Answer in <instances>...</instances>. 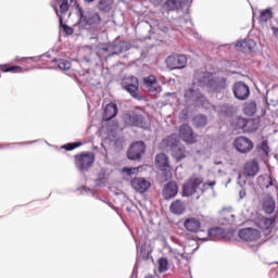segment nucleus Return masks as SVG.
I'll return each instance as SVG.
<instances>
[{"label":"nucleus","mask_w":278,"mask_h":278,"mask_svg":"<svg viewBox=\"0 0 278 278\" xmlns=\"http://www.w3.org/2000/svg\"><path fill=\"white\" fill-rule=\"evenodd\" d=\"M59 8L61 14H66L68 12V8H75L76 14L79 18V25L85 27V29H90L94 27V25H99L101 23V15L97 13L94 10H86L84 11L79 4H77V0H60Z\"/></svg>","instance_id":"obj_1"},{"label":"nucleus","mask_w":278,"mask_h":278,"mask_svg":"<svg viewBox=\"0 0 278 278\" xmlns=\"http://www.w3.org/2000/svg\"><path fill=\"white\" fill-rule=\"evenodd\" d=\"M216 186L215 181L210 184L203 182V177L193 175L189 180L182 186V195L192 197V194H203L207 188H214Z\"/></svg>","instance_id":"obj_2"},{"label":"nucleus","mask_w":278,"mask_h":278,"mask_svg":"<svg viewBox=\"0 0 278 278\" xmlns=\"http://www.w3.org/2000/svg\"><path fill=\"white\" fill-rule=\"evenodd\" d=\"M163 142L166 149L170 151L172 157H174L176 162H181V160H186V157H188V151H186V147L179 143L177 136L170 135Z\"/></svg>","instance_id":"obj_3"},{"label":"nucleus","mask_w":278,"mask_h":278,"mask_svg":"<svg viewBox=\"0 0 278 278\" xmlns=\"http://www.w3.org/2000/svg\"><path fill=\"white\" fill-rule=\"evenodd\" d=\"M188 64V58L184 54H173L166 59V65L172 71L186 68Z\"/></svg>","instance_id":"obj_4"},{"label":"nucleus","mask_w":278,"mask_h":278,"mask_svg":"<svg viewBox=\"0 0 278 278\" xmlns=\"http://www.w3.org/2000/svg\"><path fill=\"white\" fill-rule=\"evenodd\" d=\"M75 157L78 170H88V168L94 164V153L92 152H84Z\"/></svg>","instance_id":"obj_5"},{"label":"nucleus","mask_w":278,"mask_h":278,"mask_svg":"<svg viewBox=\"0 0 278 278\" xmlns=\"http://www.w3.org/2000/svg\"><path fill=\"white\" fill-rule=\"evenodd\" d=\"M122 86L124 90H126L127 92H129L130 96L134 97V99H140V90L138 89L139 81L136 76L124 79Z\"/></svg>","instance_id":"obj_6"},{"label":"nucleus","mask_w":278,"mask_h":278,"mask_svg":"<svg viewBox=\"0 0 278 278\" xmlns=\"http://www.w3.org/2000/svg\"><path fill=\"white\" fill-rule=\"evenodd\" d=\"M233 147L239 153H250V151H253V141L243 136L237 137Z\"/></svg>","instance_id":"obj_7"},{"label":"nucleus","mask_w":278,"mask_h":278,"mask_svg":"<svg viewBox=\"0 0 278 278\" xmlns=\"http://www.w3.org/2000/svg\"><path fill=\"white\" fill-rule=\"evenodd\" d=\"M147 146L142 141H137L127 151L128 160H140L144 155Z\"/></svg>","instance_id":"obj_8"},{"label":"nucleus","mask_w":278,"mask_h":278,"mask_svg":"<svg viewBox=\"0 0 278 278\" xmlns=\"http://www.w3.org/2000/svg\"><path fill=\"white\" fill-rule=\"evenodd\" d=\"M155 163L157 168L162 170L163 175L165 176V179H170L172 173H170V165L168 164V156L164 153L157 154L155 157Z\"/></svg>","instance_id":"obj_9"},{"label":"nucleus","mask_w":278,"mask_h":278,"mask_svg":"<svg viewBox=\"0 0 278 278\" xmlns=\"http://www.w3.org/2000/svg\"><path fill=\"white\" fill-rule=\"evenodd\" d=\"M206 87L211 92H220L227 88V78L225 77H212L207 80Z\"/></svg>","instance_id":"obj_10"},{"label":"nucleus","mask_w":278,"mask_h":278,"mask_svg":"<svg viewBox=\"0 0 278 278\" xmlns=\"http://www.w3.org/2000/svg\"><path fill=\"white\" fill-rule=\"evenodd\" d=\"M261 237L262 232L255 228H243L239 231V238L245 242H255Z\"/></svg>","instance_id":"obj_11"},{"label":"nucleus","mask_w":278,"mask_h":278,"mask_svg":"<svg viewBox=\"0 0 278 278\" xmlns=\"http://www.w3.org/2000/svg\"><path fill=\"white\" fill-rule=\"evenodd\" d=\"M232 92L236 97V99H239V101H245V99H249V94H251V90L249 89V85L239 81L233 85Z\"/></svg>","instance_id":"obj_12"},{"label":"nucleus","mask_w":278,"mask_h":278,"mask_svg":"<svg viewBox=\"0 0 278 278\" xmlns=\"http://www.w3.org/2000/svg\"><path fill=\"white\" fill-rule=\"evenodd\" d=\"M179 137L184 142H187L188 144H192V142H195L194 139V131H192V127L188 124H184L179 128Z\"/></svg>","instance_id":"obj_13"},{"label":"nucleus","mask_w":278,"mask_h":278,"mask_svg":"<svg viewBox=\"0 0 278 278\" xmlns=\"http://www.w3.org/2000/svg\"><path fill=\"white\" fill-rule=\"evenodd\" d=\"M274 225H275V217H271V218L262 217L256 220V226L265 236H268V233H270V230L273 229Z\"/></svg>","instance_id":"obj_14"},{"label":"nucleus","mask_w":278,"mask_h":278,"mask_svg":"<svg viewBox=\"0 0 278 278\" xmlns=\"http://www.w3.org/2000/svg\"><path fill=\"white\" fill-rule=\"evenodd\" d=\"M143 86L153 94L162 92V87L157 85V78H155L153 75L143 78Z\"/></svg>","instance_id":"obj_15"},{"label":"nucleus","mask_w":278,"mask_h":278,"mask_svg":"<svg viewBox=\"0 0 278 278\" xmlns=\"http://www.w3.org/2000/svg\"><path fill=\"white\" fill-rule=\"evenodd\" d=\"M126 125H131L134 127H144V117L136 113H128L124 116Z\"/></svg>","instance_id":"obj_16"},{"label":"nucleus","mask_w":278,"mask_h":278,"mask_svg":"<svg viewBox=\"0 0 278 278\" xmlns=\"http://www.w3.org/2000/svg\"><path fill=\"white\" fill-rule=\"evenodd\" d=\"M177 192H179V187L177 186V182L169 181L163 188V198L167 201L170 199H175V197H177Z\"/></svg>","instance_id":"obj_17"},{"label":"nucleus","mask_w":278,"mask_h":278,"mask_svg":"<svg viewBox=\"0 0 278 278\" xmlns=\"http://www.w3.org/2000/svg\"><path fill=\"white\" fill-rule=\"evenodd\" d=\"M131 187L134 190L142 194L143 192H147L149 188H151V182L146 178H135L131 180Z\"/></svg>","instance_id":"obj_18"},{"label":"nucleus","mask_w":278,"mask_h":278,"mask_svg":"<svg viewBox=\"0 0 278 278\" xmlns=\"http://www.w3.org/2000/svg\"><path fill=\"white\" fill-rule=\"evenodd\" d=\"M185 99H187V101H193V103H203V101H205V98L201 94L199 89L194 88H189L185 91Z\"/></svg>","instance_id":"obj_19"},{"label":"nucleus","mask_w":278,"mask_h":278,"mask_svg":"<svg viewBox=\"0 0 278 278\" xmlns=\"http://www.w3.org/2000/svg\"><path fill=\"white\" fill-rule=\"evenodd\" d=\"M111 47V55H118L123 51H129V43L126 41L115 40L109 43Z\"/></svg>","instance_id":"obj_20"},{"label":"nucleus","mask_w":278,"mask_h":278,"mask_svg":"<svg viewBox=\"0 0 278 278\" xmlns=\"http://www.w3.org/2000/svg\"><path fill=\"white\" fill-rule=\"evenodd\" d=\"M185 228L187 231H190L191 233H199L201 231V220L195 217H189L184 223Z\"/></svg>","instance_id":"obj_21"},{"label":"nucleus","mask_w":278,"mask_h":278,"mask_svg":"<svg viewBox=\"0 0 278 278\" xmlns=\"http://www.w3.org/2000/svg\"><path fill=\"white\" fill-rule=\"evenodd\" d=\"M243 170L248 177H255L260 173V164L257 161H249L245 163Z\"/></svg>","instance_id":"obj_22"},{"label":"nucleus","mask_w":278,"mask_h":278,"mask_svg":"<svg viewBox=\"0 0 278 278\" xmlns=\"http://www.w3.org/2000/svg\"><path fill=\"white\" fill-rule=\"evenodd\" d=\"M210 79H212V74L207 72L198 71L194 74V84H198L200 87L207 86Z\"/></svg>","instance_id":"obj_23"},{"label":"nucleus","mask_w":278,"mask_h":278,"mask_svg":"<svg viewBox=\"0 0 278 278\" xmlns=\"http://www.w3.org/2000/svg\"><path fill=\"white\" fill-rule=\"evenodd\" d=\"M116 114H118V106L115 103H109L104 109L102 118L105 122L112 121Z\"/></svg>","instance_id":"obj_24"},{"label":"nucleus","mask_w":278,"mask_h":278,"mask_svg":"<svg viewBox=\"0 0 278 278\" xmlns=\"http://www.w3.org/2000/svg\"><path fill=\"white\" fill-rule=\"evenodd\" d=\"M237 49H239V51H242L243 53H251V51H253V49H255V41H253L252 39H243L241 41H238L236 43Z\"/></svg>","instance_id":"obj_25"},{"label":"nucleus","mask_w":278,"mask_h":278,"mask_svg":"<svg viewBox=\"0 0 278 278\" xmlns=\"http://www.w3.org/2000/svg\"><path fill=\"white\" fill-rule=\"evenodd\" d=\"M169 210L172 214H176V216H181L184 212H186V203L181 200H175L172 202Z\"/></svg>","instance_id":"obj_26"},{"label":"nucleus","mask_w":278,"mask_h":278,"mask_svg":"<svg viewBox=\"0 0 278 278\" xmlns=\"http://www.w3.org/2000/svg\"><path fill=\"white\" fill-rule=\"evenodd\" d=\"M207 238L213 241L223 240V238H225V229L220 227L211 228L207 231Z\"/></svg>","instance_id":"obj_27"},{"label":"nucleus","mask_w":278,"mask_h":278,"mask_svg":"<svg viewBox=\"0 0 278 278\" xmlns=\"http://www.w3.org/2000/svg\"><path fill=\"white\" fill-rule=\"evenodd\" d=\"M276 203L271 195H266L263 200V210L266 214H273L275 212Z\"/></svg>","instance_id":"obj_28"},{"label":"nucleus","mask_w":278,"mask_h":278,"mask_svg":"<svg viewBox=\"0 0 278 278\" xmlns=\"http://www.w3.org/2000/svg\"><path fill=\"white\" fill-rule=\"evenodd\" d=\"M97 8L100 12H112V8H114V0H98Z\"/></svg>","instance_id":"obj_29"},{"label":"nucleus","mask_w":278,"mask_h":278,"mask_svg":"<svg viewBox=\"0 0 278 278\" xmlns=\"http://www.w3.org/2000/svg\"><path fill=\"white\" fill-rule=\"evenodd\" d=\"M97 55L100 59L101 58H112V48H111L110 43L98 48Z\"/></svg>","instance_id":"obj_30"},{"label":"nucleus","mask_w":278,"mask_h":278,"mask_svg":"<svg viewBox=\"0 0 278 278\" xmlns=\"http://www.w3.org/2000/svg\"><path fill=\"white\" fill-rule=\"evenodd\" d=\"M247 118L235 117L231 122V126L235 131H239V129H244V127H247Z\"/></svg>","instance_id":"obj_31"},{"label":"nucleus","mask_w":278,"mask_h":278,"mask_svg":"<svg viewBox=\"0 0 278 278\" xmlns=\"http://www.w3.org/2000/svg\"><path fill=\"white\" fill-rule=\"evenodd\" d=\"M255 112H257V104L255 102H247L243 105V113L247 114V116H253Z\"/></svg>","instance_id":"obj_32"},{"label":"nucleus","mask_w":278,"mask_h":278,"mask_svg":"<svg viewBox=\"0 0 278 278\" xmlns=\"http://www.w3.org/2000/svg\"><path fill=\"white\" fill-rule=\"evenodd\" d=\"M53 10H54L56 16H59L60 24L62 25L65 34H67V36H72L73 29L71 27H68L66 24H63L64 23V17L62 15L66 14V13H61L60 14V12L58 11V7H53Z\"/></svg>","instance_id":"obj_33"},{"label":"nucleus","mask_w":278,"mask_h":278,"mask_svg":"<svg viewBox=\"0 0 278 278\" xmlns=\"http://www.w3.org/2000/svg\"><path fill=\"white\" fill-rule=\"evenodd\" d=\"M194 127H205L207 125V116L205 115H195L192 119Z\"/></svg>","instance_id":"obj_34"},{"label":"nucleus","mask_w":278,"mask_h":278,"mask_svg":"<svg viewBox=\"0 0 278 278\" xmlns=\"http://www.w3.org/2000/svg\"><path fill=\"white\" fill-rule=\"evenodd\" d=\"M273 18V11L270 9H265L260 13V23H268Z\"/></svg>","instance_id":"obj_35"},{"label":"nucleus","mask_w":278,"mask_h":278,"mask_svg":"<svg viewBox=\"0 0 278 278\" xmlns=\"http://www.w3.org/2000/svg\"><path fill=\"white\" fill-rule=\"evenodd\" d=\"M166 5L168 10H179L184 5V0H167Z\"/></svg>","instance_id":"obj_36"},{"label":"nucleus","mask_w":278,"mask_h":278,"mask_svg":"<svg viewBox=\"0 0 278 278\" xmlns=\"http://www.w3.org/2000/svg\"><path fill=\"white\" fill-rule=\"evenodd\" d=\"M168 270V258L161 257L159 260V273H166Z\"/></svg>","instance_id":"obj_37"},{"label":"nucleus","mask_w":278,"mask_h":278,"mask_svg":"<svg viewBox=\"0 0 278 278\" xmlns=\"http://www.w3.org/2000/svg\"><path fill=\"white\" fill-rule=\"evenodd\" d=\"M0 70L2 71V73H12L13 71H17V73H21L23 71V67L21 66L8 67V65H0Z\"/></svg>","instance_id":"obj_38"},{"label":"nucleus","mask_w":278,"mask_h":278,"mask_svg":"<svg viewBox=\"0 0 278 278\" xmlns=\"http://www.w3.org/2000/svg\"><path fill=\"white\" fill-rule=\"evenodd\" d=\"M56 64L60 71H68L71 68V62L66 60H58Z\"/></svg>","instance_id":"obj_39"},{"label":"nucleus","mask_w":278,"mask_h":278,"mask_svg":"<svg viewBox=\"0 0 278 278\" xmlns=\"http://www.w3.org/2000/svg\"><path fill=\"white\" fill-rule=\"evenodd\" d=\"M77 147H81V142H74L63 146V149L66 151H73V149H77Z\"/></svg>","instance_id":"obj_40"},{"label":"nucleus","mask_w":278,"mask_h":278,"mask_svg":"<svg viewBox=\"0 0 278 278\" xmlns=\"http://www.w3.org/2000/svg\"><path fill=\"white\" fill-rule=\"evenodd\" d=\"M258 149L263 151L266 155H268V143L266 141H263L258 144Z\"/></svg>","instance_id":"obj_41"},{"label":"nucleus","mask_w":278,"mask_h":278,"mask_svg":"<svg viewBox=\"0 0 278 278\" xmlns=\"http://www.w3.org/2000/svg\"><path fill=\"white\" fill-rule=\"evenodd\" d=\"M123 173H127V175H136V173H138V167H125L123 168Z\"/></svg>","instance_id":"obj_42"},{"label":"nucleus","mask_w":278,"mask_h":278,"mask_svg":"<svg viewBox=\"0 0 278 278\" xmlns=\"http://www.w3.org/2000/svg\"><path fill=\"white\" fill-rule=\"evenodd\" d=\"M169 253H172V255H174L175 260H177L179 262V258L181 257V252H179V250L170 249Z\"/></svg>","instance_id":"obj_43"},{"label":"nucleus","mask_w":278,"mask_h":278,"mask_svg":"<svg viewBox=\"0 0 278 278\" xmlns=\"http://www.w3.org/2000/svg\"><path fill=\"white\" fill-rule=\"evenodd\" d=\"M180 257H181L182 260H186V262H190V254L181 253V254H180Z\"/></svg>","instance_id":"obj_44"},{"label":"nucleus","mask_w":278,"mask_h":278,"mask_svg":"<svg viewBox=\"0 0 278 278\" xmlns=\"http://www.w3.org/2000/svg\"><path fill=\"white\" fill-rule=\"evenodd\" d=\"M184 23H185V25H187V29H191V27H192V21L187 20V21H185Z\"/></svg>","instance_id":"obj_45"},{"label":"nucleus","mask_w":278,"mask_h":278,"mask_svg":"<svg viewBox=\"0 0 278 278\" xmlns=\"http://www.w3.org/2000/svg\"><path fill=\"white\" fill-rule=\"evenodd\" d=\"M239 197L240 199H244V197H247V191L243 189L239 192Z\"/></svg>","instance_id":"obj_46"},{"label":"nucleus","mask_w":278,"mask_h":278,"mask_svg":"<svg viewBox=\"0 0 278 278\" xmlns=\"http://www.w3.org/2000/svg\"><path fill=\"white\" fill-rule=\"evenodd\" d=\"M230 218H231V219H230V223H236V215H233V214L230 215Z\"/></svg>","instance_id":"obj_47"},{"label":"nucleus","mask_w":278,"mask_h":278,"mask_svg":"<svg viewBox=\"0 0 278 278\" xmlns=\"http://www.w3.org/2000/svg\"><path fill=\"white\" fill-rule=\"evenodd\" d=\"M198 240H202V242H206L207 238H198Z\"/></svg>","instance_id":"obj_48"},{"label":"nucleus","mask_w":278,"mask_h":278,"mask_svg":"<svg viewBox=\"0 0 278 278\" xmlns=\"http://www.w3.org/2000/svg\"><path fill=\"white\" fill-rule=\"evenodd\" d=\"M94 0H85L86 3H92Z\"/></svg>","instance_id":"obj_49"},{"label":"nucleus","mask_w":278,"mask_h":278,"mask_svg":"<svg viewBox=\"0 0 278 278\" xmlns=\"http://www.w3.org/2000/svg\"><path fill=\"white\" fill-rule=\"evenodd\" d=\"M146 278H155V277H153V275H149Z\"/></svg>","instance_id":"obj_50"},{"label":"nucleus","mask_w":278,"mask_h":278,"mask_svg":"<svg viewBox=\"0 0 278 278\" xmlns=\"http://www.w3.org/2000/svg\"><path fill=\"white\" fill-rule=\"evenodd\" d=\"M269 186H273V180L269 181Z\"/></svg>","instance_id":"obj_51"}]
</instances>
